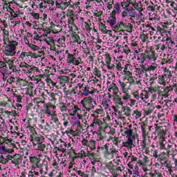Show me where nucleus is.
I'll use <instances>...</instances> for the list:
<instances>
[{
  "label": "nucleus",
  "mask_w": 177,
  "mask_h": 177,
  "mask_svg": "<svg viewBox=\"0 0 177 177\" xmlns=\"http://www.w3.org/2000/svg\"><path fill=\"white\" fill-rule=\"evenodd\" d=\"M137 60L140 63V67L136 68V75H138L139 78H147L149 77L147 73H151V71H156L158 65L157 62V55L154 51H145L140 54V56L137 55Z\"/></svg>",
  "instance_id": "f257e3e1"
},
{
  "label": "nucleus",
  "mask_w": 177,
  "mask_h": 177,
  "mask_svg": "<svg viewBox=\"0 0 177 177\" xmlns=\"http://www.w3.org/2000/svg\"><path fill=\"white\" fill-rule=\"evenodd\" d=\"M57 55H64V53L66 55H68L66 62L69 64H73L75 66H80V64H81V62H82L81 57H79L77 58H75L77 57L76 53L70 54L68 53V50L64 51V50L57 51Z\"/></svg>",
  "instance_id": "f03ea898"
},
{
  "label": "nucleus",
  "mask_w": 177,
  "mask_h": 177,
  "mask_svg": "<svg viewBox=\"0 0 177 177\" xmlns=\"http://www.w3.org/2000/svg\"><path fill=\"white\" fill-rule=\"evenodd\" d=\"M80 104L86 109V111H91L96 106V101L91 97H86L80 102Z\"/></svg>",
  "instance_id": "7ed1b4c3"
},
{
  "label": "nucleus",
  "mask_w": 177,
  "mask_h": 177,
  "mask_svg": "<svg viewBox=\"0 0 177 177\" xmlns=\"http://www.w3.org/2000/svg\"><path fill=\"white\" fill-rule=\"evenodd\" d=\"M19 44L16 41H8V44L6 46V50L4 51V54L6 56H15L16 53V46H17Z\"/></svg>",
  "instance_id": "20e7f679"
},
{
  "label": "nucleus",
  "mask_w": 177,
  "mask_h": 177,
  "mask_svg": "<svg viewBox=\"0 0 177 177\" xmlns=\"http://www.w3.org/2000/svg\"><path fill=\"white\" fill-rule=\"evenodd\" d=\"M129 15L130 16V20H135V19H141L143 14L140 10H135V8H127Z\"/></svg>",
  "instance_id": "39448f33"
},
{
  "label": "nucleus",
  "mask_w": 177,
  "mask_h": 177,
  "mask_svg": "<svg viewBox=\"0 0 177 177\" xmlns=\"http://www.w3.org/2000/svg\"><path fill=\"white\" fill-rule=\"evenodd\" d=\"M30 142H32L33 147H35L38 146V145L44 143L45 138L42 136H37V134H33L30 136Z\"/></svg>",
  "instance_id": "423d86ee"
},
{
  "label": "nucleus",
  "mask_w": 177,
  "mask_h": 177,
  "mask_svg": "<svg viewBox=\"0 0 177 177\" xmlns=\"http://www.w3.org/2000/svg\"><path fill=\"white\" fill-rule=\"evenodd\" d=\"M160 149H165V150H169L171 147H174V144L170 141L166 142L165 138H162L160 142Z\"/></svg>",
  "instance_id": "0eeeda50"
},
{
  "label": "nucleus",
  "mask_w": 177,
  "mask_h": 177,
  "mask_svg": "<svg viewBox=\"0 0 177 177\" xmlns=\"http://www.w3.org/2000/svg\"><path fill=\"white\" fill-rule=\"evenodd\" d=\"M19 67H25L26 70H28V74H31L32 71H39V69L36 66H31L26 62H21V64H19Z\"/></svg>",
  "instance_id": "6e6552de"
},
{
  "label": "nucleus",
  "mask_w": 177,
  "mask_h": 177,
  "mask_svg": "<svg viewBox=\"0 0 177 177\" xmlns=\"http://www.w3.org/2000/svg\"><path fill=\"white\" fill-rule=\"evenodd\" d=\"M104 62L106 63V65L107 66V68L109 70H113L114 67H115V65L114 64H111V57L109 55L105 54L104 55Z\"/></svg>",
  "instance_id": "1a4fd4ad"
},
{
  "label": "nucleus",
  "mask_w": 177,
  "mask_h": 177,
  "mask_svg": "<svg viewBox=\"0 0 177 177\" xmlns=\"http://www.w3.org/2000/svg\"><path fill=\"white\" fill-rule=\"evenodd\" d=\"M126 80L130 85H138V88L142 86V83L140 82L141 80H138L136 77L131 76Z\"/></svg>",
  "instance_id": "9d476101"
},
{
  "label": "nucleus",
  "mask_w": 177,
  "mask_h": 177,
  "mask_svg": "<svg viewBox=\"0 0 177 177\" xmlns=\"http://www.w3.org/2000/svg\"><path fill=\"white\" fill-rule=\"evenodd\" d=\"M50 107H52L53 109V110L56 109V106H53V105H50L48 106L46 104H44V110H43V113H45V114L47 115V117H50V115H53V114H52V111L50 109Z\"/></svg>",
  "instance_id": "9b49d317"
},
{
  "label": "nucleus",
  "mask_w": 177,
  "mask_h": 177,
  "mask_svg": "<svg viewBox=\"0 0 177 177\" xmlns=\"http://www.w3.org/2000/svg\"><path fill=\"white\" fill-rule=\"evenodd\" d=\"M108 91L113 95H118L119 90L118 88L117 87V85L115 83H111L109 84L108 86Z\"/></svg>",
  "instance_id": "f8f14e48"
},
{
  "label": "nucleus",
  "mask_w": 177,
  "mask_h": 177,
  "mask_svg": "<svg viewBox=\"0 0 177 177\" xmlns=\"http://www.w3.org/2000/svg\"><path fill=\"white\" fill-rule=\"evenodd\" d=\"M127 139V142H124L122 143L123 146H124V147H129L131 149V147H132V146H133V140L135 139V136H131L130 137H126Z\"/></svg>",
  "instance_id": "ddd939ff"
},
{
  "label": "nucleus",
  "mask_w": 177,
  "mask_h": 177,
  "mask_svg": "<svg viewBox=\"0 0 177 177\" xmlns=\"http://www.w3.org/2000/svg\"><path fill=\"white\" fill-rule=\"evenodd\" d=\"M162 77L165 78V81H168L169 82L171 81V77H172L171 71L167 68H165L163 69V75H162Z\"/></svg>",
  "instance_id": "4468645a"
},
{
  "label": "nucleus",
  "mask_w": 177,
  "mask_h": 177,
  "mask_svg": "<svg viewBox=\"0 0 177 177\" xmlns=\"http://www.w3.org/2000/svg\"><path fill=\"white\" fill-rule=\"evenodd\" d=\"M80 47L82 48V52H83L84 53V55H86V56H88L89 55H91V51L89 50V48H88V45H86V41H83L80 44Z\"/></svg>",
  "instance_id": "2eb2a0df"
},
{
  "label": "nucleus",
  "mask_w": 177,
  "mask_h": 177,
  "mask_svg": "<svg viewBox=\"0 0 177 177\" xmlns=\"http://www.w3.org/2000/svg\"><path fill=\"white\" fill-rule=\"evenodd\" d=\"M13 158V156L10 155H3L0 156V163L1 164H6L10 161V160H12Z\"/></svg>",
  "instance_id": "dca6fc26"
},
{
  "label": "nucleus",
  "mask_w": 177,
  "mask_h": 177,
  "mask_svg": "<svg viewBox=\"0 0 177 177\" xmlns=\"http://www.w3.org/2000/svg\"><path fill=\"white\" fill-rule=\"evenodd\" d=\"M167 82H169V80H165V78L162 75H159L158 77V84L159 85H162V86H167Z\"/></svg>",
  "instance_id": "f3484780"
},
{
  "label": "nucleus",
  "mask_w": 177,
  "mask_h": 177,
  "mask_svg": "<svg viewBox=\"0 0 177 177\" xmlns=\"http://www.w3.org/2000/svg\"><path fill=\"white\" fill-rule=\"evenodd\" d=\"M36 150H39L40 151H48V149L46 148V145L45 143L41 142V144H37L36 147H34Z\"/></svg>",
  "instance_id": "a211bd4d"
},
{
  "label": "nucleus",
  "mask_w": 177,
  "mask_h": 177,
  "mask_svg": "<svg viewBox=\"0 0 177 177\" xmlns=\"http://www.w3.org/2000/svg\"><path fill=\"white\" fill-rule=\"evenodd\" d=\"M106 21L109 23V26L113 28L114 26L117 24V18L114 17H109Z\"/></svg>",
  "instance_id": "6ab92c4d"
},
{
  "label": "nucleus",
  "mask_w": 177,
  "mask_h": 177,
  "mask_svg": "<svg viewBox=\"0 0 177 177\" xmlns=\"http://www.w3.org/2000/svg\"><path fill=\"white\" fill-rule=\"evenodd\" d=\"M131 5L132 6H133L136 10H139L140 12H142V10H143V5H142V1H136L134 3Z\"/></svg>",
  "instance_id": "aec40b11"
},
{
  "label": "nucleus",
  "mask_w": 177,
  "mask_h": 177,
  "mask_svg": "<svg viewBox=\"0 0 177 177\" xmlns=\"http://www.w3.org/2000/svg\"><path fill=\"white\" fill-rule=\"evenodd\" d=\"M83 92L82 93V96H89V95H92V91H91V88L88 86H85V87L82 89Z\"/></svg>",
  "instance_id": "412c9836"
},
{
  "label": "nucleus",
  "mask_w": 177,
  "mask_h": 177,
  "mask_svg": "<svg viewBox=\"0 0 177 177\" xmlns=\"http://www.w3.org/2000/svg\"><path fill=\"white\" fill-rule=\"evenodd\" d=\"M108 148H109V144H105L102 147L98 146L97 147V152L104 153L107 150Z\"/></svg>",
  "instance_id": "4be33fe9"
},
{
  "label": "nucleus",
  "mask_w": 177,
  "mask_h": 177,
  "mask_svg": "<svg viewBox=\"0 0 177 177\" xmlns=\"http://www.w3.org/2000/svg\"><path fill=\"white\" fill-rule=\"evenodd\" d=\"M124 27H125V25L124 24V22L120 21L113 26V29L115 31H118V30H121Z\"/></svg>",
  "instance_id": "5701e85b"
},
{
  "label": "nucleus",
  "mask_w": 177,
  "mask_h": 177,
  "mask_svg": "<svg viewBox=\"0 0 177 177\" xmlns=\"http://www.w3.org/2000/svg\"><path fill=\"white\" fill-rule=\"evenodd\" d=\"M163 156H167V154L165 153H162L161 155H160V158H161V164H163L164 165L169 164V160L167 159L165 157H163Z\"/></svg>",
  "instance_id": "b1692460"
},
{
  "label": "nucleus",
  "mask_w": 177,
  "mask_h": 177,
  "mask_svg": "<svg viewBox=\"0 0 177 177\" xmlns=\"http://www.w3.org/2000/svg\"><path fill=\"white\" fill-rule=\"evenodd\" d=\"M51 121H53V122L55 123L57 127H59V125H60V122H59V118H57V114L53 113L52 115Z\"/></svg>",
  "instance_id": "393cba45"
},
{
  "label": "nucleus",
  "mask_w": 177,
  "mask_h": 177,
  "mask_svg": "<svg viewBox=\"0 0 177 177\" xmlns=\"http://www.w3.org/2000/svg\"><path fill=\"white\" fill-rule=\"evenodd\" d=\"M87 147H89L91 150H95L96 149V141L95 140H89Z\"/></svg>",
  "instance_id": "a878e982"
},
{
  "label": "nucleus",
  "mask_w": 177,
  "mask_h": 177,
  "mask_svg": "<svg viewBox=\"0 0 177 177\" xmlns=\"http://www.w3.org/2000/svg\"><path fill=\"white\" fill-rule=\"evenodd\" d=\"M149 99V94L146 91H142L140 93V101L146 102Z\"/></svg>",
  "instance_id": "bb28decb"
},
{
  "label": "nucleus",
  "mask_w": 177,
  "mask_h": 177,
  "mask_svg": "<svg viewBox=\"0 0 177 177\" xmlns=\"http://www.w3.org/2000/svg\"><path fill=\"white\" fill-rule=\"evenodd\" d=\"M5 63L8 65V67H11L12 66H15V57H12L11 59L9 58H5Z\"/></svg>",
  "instance_id": "cd10ccee"
},
{
  "label": "nucleus",
  "mask_w": 177,
  "mask_h": 177,
  "mask_svg": "<svg viewBox=\"0 0 177 177\" xmlns=\"http://www.w3.org/2000/svg\"><path fill=\"white\" fill-rule=\"evenodd\" d=\"M146 127H147V125L145 123H142L141 124V130L142 132L143 138H146L147 136V135H149V133L147 131H146Z\"/></svg>",
  "instance_id": "c85d7f7f"
},
{
  "label": "nucleus",
  "mask_w": 177,
  "mask_h": 177,
  "mask_svg": "<svg viewBox=\"0 0 177 177\" xmlns=\"http://www.w3.org/2000/svg\"><path fill=\"white\" fill-rule=\"evenodd\" d=\"M143 171H145L144 174L145 177H154V174L151 173L149 169H147V168H143Z\"/></svg>",
  "instance_id": "c756f323"
},
{
  "label": "nucleus",
  "mask_w": 177,
  "mask_h": 177,
  "mask_svg": "<svg viewBox=\"0 0 177 177\" xmlns=\"http://www.w3.org/2000/svg\"><path fill=\"white\" fill-rule=\"evenodd\" d=\"M113 100L116 104H119L120 106H123L124 102L120 96H116L113 98Z\"/></svg>",
  "instance_id": "7c9ffc66"
},
{
  "label": "nucleus",
  "mask_w": 177,
  "mask_h": 177,
  "mask_svg": "<svg viewBox=\"0 0 177 177\" xmlns=\"http://www.w3.org/2000/svg\"><path fill=\"white\" fill-rule=\"evenodd\" d=\"M133 50L136 54H133V57L131 58L132 60H133V59H138V56H139L138 54L140 52V48H139L138 46H136L133 48Z\"/></svg>",
  "instance_id": "2f4dec72"
},
{
  "label": "nucleus",
  "mask_w": 177,
  "mask_h": 177,
  "mask_svg": "<svg viewBox=\"0 0 177 177\" xmlns=\"http://www.w3.org/2000/svg\"><path fill=\"white\" fill-rule=\"evenodd\" d=\"M132 115L135 117L136 120H138V118H140V117H142V112L138 110H134Z\"/></svg>",
  "instance_id": "473e14b6"
},
{
  "label": "nucleus",
  "mask_w": 177,
  "mask_h": 177,
  "mask_svg": "<svg viewBox=\"0 0 177 177\" xmlns=\"http://www.w3.org/2000/svg\"><path fill=\"white\" fill-rule=\"evenodd\" d=\"M73 171H76V174H77V175H79V176H82V177L89 176V175H88V174L84 173V172L81 171V170H77V168H73Z\"/></svg>",
  "instance_id": "72a5a7b5"
},
{
  "label": "nucleus",
  "mask_w": 177,
  "mask_h": 177,
  "mask_svg": "<svg viewBox=\"0 0 177 177\" xmlns=\"http://www.w3.org/2000/svg\"><path fill=\"white\" fill-rule=\"evenodd\" d=\"M55 5L57 6V8H62V6H65L66 8H67V6H68V5H70V3L68 2H61V3H58L57 1L55 2Z\"/></svg>",
  "instance_id": "f704fd0d"
},
{
  "label": "nucleus",
  "mask_w": 177,
  "mask_h": 177,
  "mask_svg": "<svg viewBox=\"0 0 177 177\" xmlns=\"http://www.w3.org/2000/svg\"><path fill=\"white\" fill-rule=\"evenodd\" d=\"M102 121H100V120L96 118H94V120H93V123L91 124V127H96V125H102Z\"/></svg>",
  "instance_id": "c9c22d12"
},
{
  "label": "nucleus",
  "mask_w": 177,
  "mask_h": 177,
  "mask_svg": "<svg viewBox=\"0 0 177 177\" xmlns=\"http://www.w3.org/2000/svg\"><path fill=\"white\" fill-rule=\"evenodd\" d=\"M149 20H151L152 21H158V20H160V16L157 15V14H153L149 16Z\"/></svg>",
  "instance_id": "e433bc0d"
},
{
  "label": "nucleus",
  "mask_w": 177,
  "mask_h": 177,
  "mask_svg": "<svg viewBox=\"0 0 177 177\" xmlns=\"http://www.w3.org/2000/svg\"><path fill=\"white\" fill-rule=\"evenodd\" d=\"M131 128H132V127L129 126V129H126V131L124 132L125 135H127L126 138L133 136Z\"/></svg>",
  "instance_id": "4c0bfd02"
},
{
  "label": "nucleus",
  "mask_w": 177,
  "mask_h": 177,
  "mask_svg": "<svg viewBox=\"0 0 177 177\" xmlns=\"http://www.w3.org/2000/svg\"><path fill=\"white\" fill-rule=\"evenodd\" d=\"M0 68H2L1 71H8V66L6 62H0Z\"/></svg>",
  "instance_id": "58836bf2"
},
{
  "label": "nucleus",
  "mask_w": 177,
  "mask_h": 177,
  "mask_svg": "<svg viewBox=\"0 0 177 177\" xmlns=\"http://www.w3.org/2000/svg\"><path fill=\"white\" fill-rule=\"evenodd\" d=\"M73 39L75 42H77L79 45H81L82 41H81V38L80 37V35L75 34L73 35Z\"/></svg>",
  "instance_id": "ea45409f"
},
{
  "label": "nucleus",
  "mask_w": 177,
  "mask_h": 177,
  "mask_svg": "<svg viewBox=\"0 0 177 177\" xmlns=\"http://www.w3.org/2000/svg\"><path fill=\"white\" fill-rule=\"evenodd\" d=\"M132 113V109L129 106H127L124 109V115H126L127 117H129L131 114Z\"/></svg>",
  "instance_id": "a19ab883"
},
{
  "label": "nucleus",
  "mask_w": 177,
  "mask_h": 177,
  "mask_svg": "<svg viewBox=\"0 0 177 177\" xmlns=\"http://www.w3.org/2000/svg\"><path fill=\"white\" fill-rule=\"evenodd\" d=\"M68 23L69 27L73 28V26H74V17H68Z\"/></svg>",
  "instance_id": "79ce46f5"
},
{
  "label": "nucleus",
  "mask_w": 177,
  "mask_h": 177,
  "mask_svg": "<svg viewBox=\"0 0 177 177\" xmlns=\"http://www.w3.org/2000/svg\"><path fill=\"white\" fill-rule=\"evenodd\" d=\"M147 28H148L150 35H153L154 32H157V30H156V29H154V28L151 27L150 25H147Z\"/></svg>",
  "instance_id": "37998d69"
},
{
  "label": "nucleus",
  "mask_w": 177,
  "mask_h": 177,
  "mask_svg": "<svg viewBox=\"0 0 177 177\" xmlns=\"http://www.w3.org/2000/svg\"><path fill=\"white\" fill-rule=\"evenodd\" d=\"M66 17H75V13L74 12V10H68L66 12Z\"/></svg>",
  "instance_id": "c03bdc74"
},
{
  "label": "nucleus",
  "mask_w": 177,
  "mask_h": 177,
  "mask_svg": "<svg viewBox=\"0 0 177 177\" xmlns=\"http://www.w3.org/2000/svg\"><path fill=\"white\" fill-rule=\"evenodd\" d=\"M141 165H146L149 162V158L147 156H144L142 159L140 160Z\"/></svg>",
  "instance_id": "a18cd8bd"
},
{
  "label": "nucleus",
  "mask_w": 177,
  "mask_h": 177,
  "mask_svg": "<svg viewBox=\"0 0 177 177\" xmlns=\"http://www.w3.org/2000/svg\"><path fill=\"white\" fill-rule=\"evenodd\" d=\"M124 74V78L127 80L132 76V72L130 71H123Z\"/></svg>",
  "instance_id": "49530a36"
},
{
  "label": "nucleus",
  "mask_w": 177,
  "mask_h": 177,
  "mask_svg": "<svg viewBox=\"0 0 177 177\" xmlns=\"http://www.w3.org/2000/svg\"><path fill=\"white\" fill-rule=\"evenodd\" d=\"M59 109L61 111H67V104L64 103H59Z\"/></svg>",
  "instance_id": "de8ad7c7"
},
{
  "label": "nucleus",
  "mask_w": 177,
  "mask_h": 177,
  "mask_svg": "<svg viewBox=\"0 0 177 177\" xmlns=\"http://www.w3.org/2000/svg\"><path fill=\"white\" fill-rule=\"evenodd\" d=\"M167 42H169V44H171L172 45H175V42L172 41V39L171 37V32H168L167 33Z\"/></svg>",
  "instance_id": "09e8293b"
},
{
  "label": "nucleus",
  "mask_w": 177,
  "mask_h": 177,
  "mask_svg": "<svg viewBox=\"0 0 177 177\" xmlns=\"http://www.w3.org/2000/svg\"><path fill=\"white\" fill-rule=\"evenodd\" d=\"M121 8V6L120 5V3H116L113 5V10H115L117 13H120V9Z\"/></svg>",
  "instance_id": "8fccbe9b"
},
{
  "label": "nucleus",
  "mask_w": 177,
  "mask_h": 177,
  "mask_svg": "<svg viewBox=\"0 0 177 177\" xmlns=\"http://www.w3.org/2000/svg\"><path fill=\"white\" fill-rule=\"evenodd\" d=\"M9 70H10L12 73H19L20 70L16 68V66L12 65L8 67Z\"/></svg>",
  "instance_id": "3c124183"
},
{
  "label": "nucleus",
  "mask_w": 177,
  "mask_h": 177,
  "mask_svg": "<svg viewBox=\"0 0 177 177\" xmlns=\"http://www.w3.org/2000/svg\"><path fill=\"white\" fill-rule=\"evenodd\" d=\"M28 46H29V48H30L31 50H33L34 52H35V51L38 50V49H39V46H35V45H34V44H29V43H28Z\"/></svg>",
  "instance_id": "603ef678"
},
{
  "label": "nucleus",
  "mask_w": 177,
  "mask_h": 177,
  "mask_svg": "<svg viewBox=\"0 0 177 177\" xmlns=\"http://www.w3.org/2000/svg\"><path fill=\"white\" fill-rule=\"evenodd\" d=\"M99 28L102 32H106V31L107 30V29H106V25L103 24V23L100 24Z\"/></svg>",
  "instance_id": "864d4df0"
},
{
  "label": "nucleus",
  "mask_w": 177,
  "mask_h": 177,
  "mask_svg": "<svg viewBox=\"0 0 177 177\" xmlns=\"http://www.w3.org/2000/svg\"><path fill=\"white\" fill-rule=\"evenodd\" d=\"M132 68V66L129 64H126L124 66H123V70L124 71H129V70H131Z\"/></svg>",
  "instance_id": "5fc2aeb1"
},
{
  "label": "nucleus",
  "mask_w": 177,
  "mask_h": 177,
  "mask_svg": "<svg viewBox=\"0 0 177 177\" xmlns=\"http://www.w3.org/2000/svg\"><path fill=\"white\" fill-rule=\"evenodd\" d=\"M175 89L173 86H167L164 88V93H168V92H171V91H174Z\"/></svg>",
  "instance_id": "6e6d98bb"
},
{
  "label": "nucleus",
  "mask_w": 177,
  "mask_h": 177,
  "mask_svg": "<svg viewBox=\"0 0 177 177\" xmlns=\"http://www.w3.org/2000/svg\"><path fill=\"white\" fill-rule=\"evenodd\" d=\"M116 47L118 48V52L119 53H124V52L125 51V49H124V47H120V44H118V42L116 44Z\"/></svg>",
  "instance_id": "4d7b16f0"
},
{
  "label": "nucleus",
  "mask_w": 177,
  "mask_h": 177,
  "mask_svg": "<svg viewBox=\"0 0 177 177\" xmlns=\"http://www.w3.org/2000/svg\"><path fill=\"white\" fill-rule=\"evenodd\" d=\"M156 29H157V31H158V32H160V35H162V34H164L165 32H167V30H165V28H162L160 26H157Z\"/></svg>",
  "instance_id": "13d9d810"
},
{
  "label": "nucleus",
  "mask_w": 177,
  "mask_h": 177,
  "mask_svg": "<svg viewBox=\"0 0 177 177\" xmlns=\"http://www.w3.org/2000/svg\"><path fill=\"white\" fill-rule=\"evenodd\" d=\"M111 154V150L109 151V148L106 149V151L104 153L105 158H109V156Z\"/></svg>",
  "instance_id": "bf43d9fd"
},
{
  "label": "nucleus",
  "mask_w": 177,
  "mask_h": 177,
  "mask_svg": "<svg viewBox=\"0 0 177 177\" xmlns=\"http://www.w3.org/2000/svg\"><path fill=\"white\" fill-rule=\"evenodd\" d=\"M77 111H81V109L78 108V107H75L72 109V113H73V114L69 113L70 115H74V114H77Z\"/></svg>",
  "instance_id": "052dcab7"
},
{
  "label": "nucleus",
  "mask_w": 177,
  "mask_h": 177,
  "mask_svg": "<svg viewBox=\"0 0 177 177\" xmlns=\"http://www.w3.org/2000/svg\"><path fill=\"white\" fill-rule=\"evenodd\" d=\"M1 73L3 75V80L6 81L8 78V73H6V71H1Z\"/></svg>",
  "instance_id": "680f3d73"
},
{
  "label": "nucleus",
  "mask_w": 177,
  "mask_h": 177,
  "mask_svg": "<svg viewBox=\"0 0 177 177\" xmlns=\"http://www.w3.org/2000/svg\"><path fill=\"white\" fill-rule=\"evenodd\" d=\"M30 15L32 16V17L34 19H35L36 20H39V14H38V13L31 12Z\"/></svg>",
  "instance_id": "e2e57ef3"
},
{
  "label": "nucleus",
  "mask_w": 177,
  "mask_h": 177,
  "mask_svg": "<svg viewBox=\"0 0 177 177\" xmlns=\"http://www.w3.org/2000/svg\"><path fill=\"white\" fill-rule=\"evenodd\" d=\"M154 128L156 133H160L161 132V127H158L157 124H154Z\"/></svg>",
  "instance_id": "0e129e2a"
},
{
  "label": "nucleus",
  "mask_w": 177,
  "mask_h": 177,
  "mask_svg": "<svg viewBox=\"0 0 177 177\" xmlns=\"http://www.w3.org/2000/svg\"><path fill=\"white\" fill-rule=\"evenodd\" d=\"M170 6L173 8V12H176L177 10V5L175 3V2H172L170 4Z\"/></svg>",
  "instance_id": "69168bd1"
},
{
  "label": "nucleus",
  "mask_w": 177,
  "mask_h": 177,
  "mask_svg": "<svg viewBox=\"0 0 177 177\" xmlns=\"http://www.w3.org/2000/svg\"><path fill=\"white\" fill-rule=\"evenodd\" d=\"M78 157L82 158V157H86V153L84 151H81L78 154Z\"/></svg>",
  "instance_id": "338daca9"
},
{
  "label": "nucleus",
  "mask_w": 177,
  "mask_h": 177,
  "mask_svg": "<svg viewBox=\"0 0 177 177\" xmlns=\"http://www.w3.org/2000/svg\"><path fill=\"white\" fill-rule=\"evenodd\" d=\"M154 177H163V176H162V174L161 173L157 172V171H155Z\"/></svg>",
  "instance_id": "774afa93"
}]
</instances>
